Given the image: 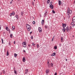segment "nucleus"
I'll list each match as a JSON object with an SVG mask.
<instances>
[{"label":"nucleus","instance_id":"6ab92c4d","mask_svg":"<svg viewBox=\"0 0 75 75\" xmlns=\"http://www.w3.org/2000/svg\"><path fill=\"white\" fill-rule=\"evenodd\" d=\"M47 65H48V68H51V64H47Z\"/></svg>","mask_w":75,"mask_h":75},{"label":"nucleus","instance_id":"6e6d98bb","mask_svg":"<svg viewBox=\"0 0 75 75\" xmlns=\"http://www.w3.org/2000/svg\"><path fill=\"white\" fill-rule=\"evenodd\" d=\"M10 16L11 17V16H12V15H11V14L10 13Z\"/></svg>","mask_w":75,"mask_h":75},{"label":"nucleus","instance_id":"338daca9","mask_svg":"<svg viewBox=\"0 0 75 75\" xmlns=\"http://www.w3.org/2000/svg\"><path fill=\"white\" fill-rule=\"evenodd\" d=\"M73 37H74V35H73Z\"/></svg>","mask_w":75,"mask_h":75},{"label":"nucleus","instance_id":"7ed1b4c3","mask_svg":"<svg viewBox=\"0 0 75 75\" xmlns=\"http://www.w3.org/2000/svg\"><path fill=\"white\" fill-rule=\"evenodd\" d=\"M26 44L27 43L25 42H23L22 43V45H23V47H24V48H25L26 47Z\"/></svg>","mask_w":75,"mask_h":75},{"label":"nucleus","instance_id":"39448f33","mask_svg":"<svg viewBox=\"0 0 75 75\" xmlns=\"http://www.w3.org/2000/svg\"><path fill=\"white\" fill-rule=\"evenodd\" d=\"M26 27L27 28H31V26L28 24H26Z\"/></svg>","mask_w":75,"mask_h":75},{"label":"nucleus","instance_id":"ea45409f","mask_svg":"<svg viewBox=\"0 0 75 75\" xmlns=\"http://www.w3.org/2000/svg\"><path fill=\"white\" fill-rule=\"evenodd\" d=\"M33 24H35V21H33Z\"/></svg>","mask_w":75,"mask_h":75},{"label":"nucleus","instance_id":"4d7b16f0","mask_svg":"<svg viewBox=\"0 0 75 75\" xmlns=\"http://www.w3.org/2000/svg\"><path fill=\"white\" fill-rule=\"evenodd\" d=\"M1 30V25H0V30Z\"/></svg>","mask_w":75,"mask_h":75},{"label":"nucleus","instance_id":"0e129e2a","mask_svg":"<svg viewBox=\"0 0 75 75\" xmlns=\"http://www.w3.org/2000/svg\"><path fill=\"white\" fill-rule=\"evenodd\" d=\"M9 45H10V43H9Z\"/></svg>","mask_w":75,"mask_h":75},{"label":"nucleus","instance_id":"f3484780","mask_svg":"<svg viewBox=\"0 0 75 75\" xmlns=\"http://www.w3.org/2000/svg\"><path fill=\"white\" fill-rule=\"evenodd\" d=\"M6 29L7 31H8L9 30H10V29H8V27H6Z\"/></svg>","mask_w":75,"mask_h":75},{"label":"nucleus","instance_id":"4c0bfd02","mask_svg":"<svg viewBox=\"0 0 75 75\" xmlns=\"http://www.w3.org/2000/svg\"><path fill=\"white\" fill-rule=\"evenodd\" d=\"M74 24V22H72L71 23V25H73Z\"/></svg>","mask_w":75,"mask_h":75},{"label":"nucleus","instance_id":"2eb2a0df","mask_svg":"<svg viewBox=\"0 0 75 75\" xmlns=\"http://www.w3.org/2000/svg\"><path fill=\"white\" fill-rule=\"evenodd\" d=\"M14 29H15V27L14 26H13L12 27V30H14Z\"/></svg>","mask_w":75,"mask_h":75},{"label":"nucleus","instance_id":"8fccbe9b","mask_svg":"<svg viewBox=\"0 0 75 75\" xmlns=\"http://www.w3.org/2000/svg\"><path fill=\"white\" fill-rule=\"evenodd\" d=\"M33 33V32H31L30 33V35L31 34V33Z\"/></svg>","mask_w":75,"mask_h":75},{"label":"nucleus","instance_id":"393cba45","mask_svg":"<svg viewBox=\"0 0 75 75\" xmlns=\"http://www.w3.org/2000/svg\"><path fill=\"white\" fill-rule=\"evenodd\" d=\"M21 16H23L24 14V12L23 11L21 12Z\"/></svg>","mask_w":75,"mask_h":75},{"label":"nucleus","instance_id":"0eeeda50","mask_svg":"<svg viewBox=\"0 0 75 75\" xmlns=\"http://www.w3.org/2000/svg\"><path fill=\"white\" fill-rule=\"evenodd\" d=\"M47 11H45V13L44 15V17H46V15H47Z\"/></svg>","mask_w":75,"mask_h":75},{"label":"nucleus","instance_id":"6e6552de","mask_svg":"<svg viewBox=\"0 0 75 75\" xmlns=\"http://www.w3.org/2000/svg\"><path fill=\"white\" fill-rule=\"evenodd\" d=\"M66 30V29H65V28H63L62 29V31L63 33H65V31Z\"/></svg>","mask_w":75,"mask_h":75},{"label":"nucleus","instance_id":"1a4fd4ad","mask_svg":"<svg viewBox=\"0 0 75 75\" xmlns=\"http://www.w3.org/2000/svg\"><path fill=\"white\" fill-rule=\"evenodd\" d=\"M66 26L67 25H66V24L63 23L62 26L63 27V28H65V27H66Z\"/></svg>","mask_w":75,"mask_h":75},{"label":"nucleus","instance_id":"e2e57ef3","mask_svg":"<svg viewBox=\"0 0 75 75\" xmlns=\"http://www.w3.org/2000/svg\"><path fill=\"white\" fill-rule=\"evenodd\" d=\"M74 4L75 3V0L74 1Z\"/></svg>","mask_w":75,"mask_h":75},{"label":"nucleus","instance_id":"774afa93","mask_svg":"<svg viewBox=\"0 0 75 75\" xmlns=\"http://www.w3.org/2000/svg\"><path fill=\"white\" fill-rule=\"evenodd\" d=\"M34 1H35V0H34Z\"/></svg>","mask_w":75,"mask_h":75},{"label":"nucleus","instance_id":"20e7f679","mask_svg":"<svg viewBox=\"0 0 75 75\" xmlns=\"http://www.w3.org/2000/svg\"><path fill=\"white\" fill-rule=\"evenodd\" d=\"M45 72L46 73V75H48V74L49 72H50V69H46V70Z\"/></svg>","mask_w":75,"mask_h":75},{"label":"nucleus","instance_id":"79ce46f5","mask_svg":"<svg viewBox=\"0 0 75 75\" xmlns=\"http://www.w3.org/2000/svg\"><path fill=\"white\" fill-rule=\"evenodd\" d=\"M13 16H14V15H15V12H14V11H13Z\"/></svg>","mask_w":75,"mask_h":75},{"label":"nucleus","instance_id":"f257e3e1","mask_svg":"<svg viewBox=\"0 0 75 75\" xmlns=\"http://www.w3.org/2000/svg\"><path fill=\"white\" fill-rule=\"evenodd\" d=\"M72 13V10H70L69 8H68L67 10V14L68 16V18H69L70 17V15H69V14H71Z\"/></svg>","mask_w":75,"mask_h":75},{"label":"nucleus","instance_id":"a878e982","mask_svg":"<svg viewBox=\"0 0 75 75\" xmlns=\"http://www.w3.org/2000/svg\"><path fill=\"white\" fill-rule=\"evenodd\" d=\"M54 50H57V46H54Z\"/></svg>","mask_w":75,"mask_h":75},{"label":"nucleus","instance_id":"c03bdc74","mask_svg":"<svg viewBox=\"0 0 75 75\" xmlns=\"http://www.w3.org/2000/svg\"><path fill=\"white\" fill-rule=\"evenodd\" d=\"M23 52H26L25 51V50H23Z\"/></svg>","mask_w":75,"mask_h":75},{"label":"nucleus","instance_id":"c9c22d12","mask_svg":"<svg viewBox=\"0 0 75 75\" xmlns=\"http://www.w3.org/2000/svg\"><path fill=\"white\" fill-rule=\"evenodd\" d=\"M1 41H2V43L3 44V43H4V42H3V38H1Z\"/></svg>","mask_w":75,"mask_h":75},{"label":"nucleus","instance_id":"49530a36","mask_svg":"<svg viewBox=\"0 0 75 75\" xmlns=\"http://www.w3.org/2000/svg\"><path fill=\"white\" fill-rule=\"evenodd\" d=\"M9 31V33H11V31H10V30H9V31Z\"/></svg>","mask_w":75,"mask_h":75},{"label":"nucleus","instance_id":"de8ad7c7","mask_svg":"<svg viewBox=\"0 0 75 75\" xmlns=\"http://www.w3.org/2000/svg\"><path fill=\"white\" fill-rule=\"evenodd\" d=\"M4 51L5 52H6V48H5L4 49Z\"/></svg>","mask_w":75,"mask_h":75},{"label":"nucleus","instance_id":"c756f323","mask_svg":"<svg viewBox=\"0 0 75 75\" xmlns=\"http://www.w3.org/2000/svg\"><path fill=\"white\" fill-rule=\"evenodd\" d=\"M28 31H30V30H31V28H27Z\"/></svg>","mask_w":75,"mask_h":75},{"label":"nucleus","instance_id":"473e14b6","mask_svg":"<svg viewBox=\"0 0 75 75\" xmlns=\"http://www.w3.org/2000/svg\"><path fill=\"white\" fill-rule=\"evenodd\" d=\"M45 28L47 29V28H48V26H47V25H45Z\"/></svg>","mask_w":75,"mask_h":75},{"label":"nucleus","instance_id":"5fc2aeb1","mask_svg":"<svg viewBox=\"0 0 75 75\" xmlns=\"http://www.w3.org/2000/svg\"><path fill=\"white\" fill-rule=\"evenodd\" d=\"M11 15H13V13H11Z\"/></svg>","mask_w":75,"mask_h":75},{"label":"nucleus","instance_id":"680f3d73","mask_svg":"<svg viewBox=\"0 0 75 75\" xmlns=\"http://www.w3.org/2000/svg\"><path fill=\"white\" fill-rule=\"evenodd\" d=\"M66 61H67V59H66Z\"/></svg>","mask_w":75,"mask_h":75},{"label":"nucleus","instance_id":"5701e85b","mask_svg":"<svg viewBox=\"0 0 75 75\" xmlns=\"http://www.w3.org/2000/svg\"><path fill=\"white\" fill-rule=\"evenodd\" d=\"M52 56H55V55H56L55 52H54V53H52Z\"/></svg>","mask_w":75,"mask_h":75},{"label":"nucleus","instance_id":"9b49d317","mask_svg":"<svg viewBox=\"0 0 75 75\" xmlns=\"http://www.w3.org/2000/svg\"><path fill=\"white\" fill-rule=\"evenodd\" d=\"M72 21L74 22V23H75V16L73 17L72 18Z\"/></svg>","mask_w":75,"mask_h":75},{"label":"nucleus","instance_id":"f03ea898","mask_svg":"<svg viewBox=\"0 0 75 75\" xmlns=\"http://www.w3.org/2000/svg\"><path fill=\"white\" fill-rule=\"evenodd\" d=\"M50 8H51V9H53L54 8L53 5H52V2H51L50 3Z\"/></svg>","mask_w":75,"mask_h":75},{"label":"nucleus","instance_id":"864d4df0","mask_svg":"<svg viewBox=\"0 0 75 75\" xmlns=\"http://www.w3.org/2000/svg\"><path fill=\"white\" fill-rule=\"evenodd\" d=\"M74 26H75V24H73V25L72 26H73V27H74Z\"/></svg>","mask_w":75,"mask_h":75},{"label":"nucleus","instance_id":"69168bd1","mask_svg":"<svg viewBox=\"0 0 75 75\" xmlns=\"http://www.w3.org/2000/svg\"><path fill=\"white\" fill-rule=\"evenodd\" d=\"M49 62H47V64H49Z\"/></svg>","mask_w":75,"mask_h":75},{"label":"nucleus","instance_id":"e433bc0d","mask_svg":"<svg viewBox=\"0 0 75 75\" xmlns=\"http://www.w3.org/2000/svg\"><path fill=\"white\" fill-rule=\"evenodd\" d=\"M52 11L53 13L54 14H55V12L54 11L52 10Z\"/></svg>","mask_w":75,"mask_h":75},{"label":"nucleus","instance_id":"4468645a","mask_svg":"<svg viewBox=\"0 0 75 75\" xmlns=\"http://www.w3.org/2000/svg\"><path fill=\"white\" fill-rule=\"evenodd\" d=\"M28 69H25V74H26L28 73Z\"/></svg>","mask_w":75,"mask_h":75},{"label":"nucleus","instance_id":"f704fd0d","mask_svg":"<svg viewBox=\"0 0 75 75\" xmlns=\"http://www.w3.org/2000/svg\"><path fill=\"white\" fill-rule=\"evenodd\" d=\"M32 5H33V6H34V1H32Z\"/></svg>","mask_w":75,"mask_h":75},{"label":"nucleus","instance_id":"bf43d9fd","mask_svg":"<svg viewBox=\"0 0 75 75\" xmlns=\"http://www.w3.org/2000/svg\"><path fill=\"white\" fill-rule=\"evenodd\" d=\"M28 46L29 47H30V44H29V45H28Z\"/></svg>","mask_w":75,"mask_h":75},{"label":"nucleus","instance_id":"052dcab7","mask_svg":"<svg viewBox=\"0 0 75 75\" xmlns=\"http://www.w3.org/2000/svg\"><path fill=\"white\" fill-rule=\"evenodd\" d=\"M55 37V36H54L53 38H54V37Z\"/></svg>","mask_w":75,"mask_h":75},{"label":"nucleus","instance_id":"4be33fe9","mask_svg":"<svg viewBox=\"0 0 75 75\" xmlns=\"http://www.w3.org/2000/svg\"><path fill=\"white\" fill-rule=\"evenodd\" d=\"M15 17L17 19H18V16L17 15H16L15 16Z\"/></svg>","mask_w":75,"mask_h":75},{"label":"nucleus","instance_id":"72a5a7b5","mask_svg":"<svg viewBox=\"0 0 75 75\" xmlns=\"http://www.w3.org/2000/svg\"><path fill=\"white\" fill-rule=\"evenodd\" d=\"M32 45H33L34 47H35V44H34V43H32Z\"/></svg>","mask_w":75,"mask_h":75},{"label":"nucleus","instance_id":"c85d7f7f","mask_svg":"<svg viewBox=\"0 0 75 75\" xmlns=\"http://www.w3.org/2000/svg\"><path fill=\"white\" fill-rule=\"evenodd\" d=\"M50 0H47V4H49V3H50Z\"/></svg>","mask_w":75,"mask_h":75},{"label":"nucleus","instance_id":"9d476101","mask_svg":"<svg viewBox=\"0 0 75 75\" xmlns=\"http://www.w3.org/2000/svg\"><path fill=\"white\" fill-rule=\"evenodd\" d=\"M14 73H15V74L16 75H17V71H16L15 69V67H14Z\"/></svg>","mask_w":75,"mask_h":75},{"label":"nucleus","instance_id":"412c9836","mask_svg":"<svg viewBox=\"0 0 75 75\" xmlns=\"http://www.w3.org/2000/svg\"><path fill=\"white\" fill-rule=\"evenodd\" d=\"M44 20H42V25H44Z\"/></svg>","mask_w":75,"mask_h":75},{"label":"nucleus","instance_id":"13d9d810","mask_svg":"<svg viewBox=\"0 0 75 75\" xmlns=\"http://www.w3.org/2000/svg\"><path fill=\"white\" fill-rule=\"evenodd\" d=\"M3 34H5V32H3Z\"/></svg>","mask_w":75,"mask_h":75},{"label":"nucleus","instance_id":"09e8293b","mask_svg":"<svg viewBox=\"0 0 75 75\" xmlns=\"http://www.w3.org/2000/svg\"><path fill=\"white\" fill-rule=\"evenodd\" d=\"M10 3L11 4H12V1H11L10 2Z\"/></svg>","mask_w":75,"mask_h":75},{"label":"nucleus","instance_id":"58836bf2","mask_svg":"<svg viewBox=\"0 0 75 75\" xmlns=\"http://www.w3.org/2000/svg\"><path fill=\"white\" fill-rule=\"evenodd\" d=\"M30 38L31 39V40H33V36H31L30 37Z\"/></svg>","mask_w":75,"mask_h":75},{"label":"nucleus","instance_id":"37998d69","mask_svg":"<svg viewBox=\"0 0 75 75\" xmlns=\"http://www.w3.org/2000/svg\"><path fill=\"white\" fill-rule=\"evenodd\" d=\"M57 75V72L55 73L54 74V75Z\"/></svg>","mask_w":75,"mask_h":75},{"label":"nucleus","instance_id":"2f4dec72","mask_svg":"<svg viewBox=\"0 0 75 75\" xmlns=\"http://www.w3.org/2000/svg\"><path fill=\"white\" fill-rule=\"evenodd\" d=\"M37 48H39V45L38 44L37 45Z\"/></svg>","mask_w":75,"mask_h":75},{"label":"nucleus","instance_id":"a19ab883","mask_svg":"<svg viewBox=\"0 0 75 75\" xmlns=\"http://www.w3.org/2000/svg\"><path fill=\"white\" fill-rule=\"evenodd\" d=\"M59 46L60 47H61V46H62V45L60 43L59 44Z\"/></svg>","mask_w":75,"mask_h":75},{"label":"nucleus","instance_id":"423d86ee","mask_svg":"<svg viewBox=\"0 0 75 75\" xmlns=\"http://www.w3.org/2000/svg\"><path fill=\"white\" fill-rule=\"evenodd\" d=\"M38 30L40 33H41V32H42V29H41V27H39Z\"/></svg>","mask_w":75,"mask_h":75},{"label":"nucleus","instance_id":"dca6fc26","mask_svg":"<svg viewBox=\"0 0 75 75\" xmlns=\"http://www.w3.org/2000/svg\"><path fill=\"white\" fill-rule=\"evenodd\" d=\"M66 28L67 32H68V31H69V29L68 28V27L67 26Z\"/></svg>","mask_w":75,"mask_h":75},{"label":"nucleus","instance_id":"aec40b11","mask_svg":"<svg viewBox=\"0 0 75 75\" xmlns=\"http://www.w3.org/2000/svg\"><path fill=\"white\" fill-rule=\"evenodd\" d=\"M13 34L10 33V38H13Z\"/></svg>","mask_w":75,"mask_h":75},{"label":"nucleus","instance_id":"3c124183","mask_svg":"<svg viewBox=\"0 0 75 75\" xmlns=\"http://www.w3.org/2000/svg\"><path fill=\"white\" fill-rule=\"evenodd\" d=\"M13 44H16V42L15 41L14 42Z\"/></svg>","mask_w":75,"mask_h":75},{"label":"nucleus","instance_id":"a211bd4d","mask_svg":"<svg viewBox=\"0 0 75 75\" xmlns=\"http://www.w3.org/2000/svg\"><path fill=\"white\" fill-rule=\"evenodd\" d=\"M61 1L59 0L58 1L59 5V6H60L61 5Z\"/></svg>","mask_w":75,"mask_h":75},{"label":"nucleus","instance_id":"f8f14e48","mask_svg":"<svg viewBox=\"0 0 75 75\" xmlns=\"http://www.w3.org/2000/svg\"><path fill=\"white\" fill-rule=\"evenodd\" d=\"M23 62H25V57H24L23 58Z\"/></svg>","mask_w":75,"mask_h":75},{"label":"nucleus","instance_id":"ddd939ff","mask_svg":"<svg viewBox=\"0 0 75 75\" xmlns=\"http://www.w3.org/2000/svg\"><path fill=\"white\" fill-rule=\"evenodd\" d=\"M63 40H64V38H63L62 37L61 38V42H63L64 41Z\"/></svg>","mask_w":75,"mask_h":75},{"label":"nucleus","instance_id":"cd10ccee","mask_svg":"<svg viewBox=\"0 0 75 75\" xmlns=\"http://www.w3.org/2000/svg\"><path fill=\"white\" fill-rule=\"evenodd\" d=\"M50 65H51L52 67H53V66H54V65L53 64V63H51L50 64Z\"/></svg>","mask_w":75,"mask_h":75},{"label":"nucleus","instance_id":"b1692460","mask_svg":"<svg viewBox=\"0 0 75 75\" xmlns=\"http://www.w3.org/2000/svg\"><path fill=\"white\" fill-rule=\"evenodd\" d=\"M2 74H5V72L4 70H2Z\"/></svg>","mask_w":75,"mask_h":75},{"label":"nucleus","instance_id":"7c9ffc66","mask_svg":"<svg viewBox=\"0 0 75 75\" xmlns=\"http://www.w3.org/2000/svg\"><path fill=\"white\" fill-rule=\"evenodd\" d=\"M14 55L15 57H16L17 56V54H16V53H15Z\"/></svg>","mask_w":75,"mask_h":75},{"label":"nucleus","instance_id":"603ef678","mask_svg":"<svg viewBox=\"0 0 75 75\" xmlns=\"http://www.w3.org/2000/svg\"><path fill=\"white\" fill-rule=\"evenodd\" d=\"M53 40H54V38H52V41H53Z\"/></svg>","mask_w":75,"mask_h":75},{"label":"nucleus","instance_id":"a18cd8bd","mask_svg":"<svg viewBox=\"0 0 75 75\" xmlns=\"http://www.w3.org/2000/svg\"><path fill=\"white\" fill-rule=\"evenodd\" d=\"M70 29H72V26H70Z\"/></svg>","mask_w":75,"mask_h":75},{"label":"nucleus","instance_id":"bb28decb","mask_svg":"<svg viewBox=\"0 0 75 75\" xmlns=\"http://www.w3.org/2000/svg\"><path fill=\"white\" fill-rule=\"evenodd\" d=\"M6 55L7 56H8V55H9V53L8 50L7 51Z\"/></svg>","mask_w":75,"mask_h":75}]
</instances>
